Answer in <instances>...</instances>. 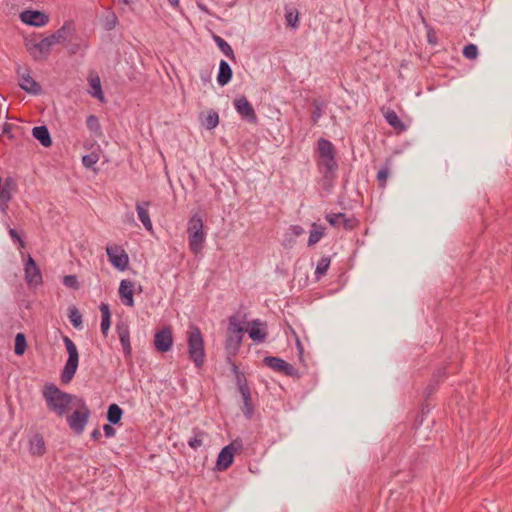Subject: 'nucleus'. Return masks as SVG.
<instances>
[{
	"label": "nucleus",
	"instance_id": "obj_1",
	"mask_svg": "<svg viewBox=\"0 0 512 512\" xmlns=\"http://www.w3.org/2000/svg\"><path fill=\"white\" fill-rule=\"evenodd\" d=\"M316 152L319 158L317 168L322 175L321 185L323 189L329 191L334 186L339 168L336 148L330 140L321 137L317 140Z\"/></svg>",
	"mask_w": 512,
	"mask_h": 512
},
{
	"label": "nucleus",
	"instance_id": "obj_2",
	"mask_svg": "<svg viewBox=\"0 0 512 512\" xmlns=\"http://www.w3.org/2000/svg\"><path fill=\"white\" fill-rule=\"evenodd\" d=\"M43 398L49 411L58 417H63L70 410L71 404L77 399L76 396L62 391L54 383H48L42 391Z\"/></svg>",
	"mask_w": 512,
	"mask_h": 512
},
{
	"label": "nucleus",
	"instance_id": "obj_3",
	"mask_svg": "<svg viewBox=\"0 0 512 512\" xmlns=\"http://www.w3.org/2000/svg\"><path fill=\"white\" fill-rule=\"evenodd\" d=\"M245 331L246 329L242 325V321L236 315H231L228 319L227 337L224 347L227 362H231V358L238 354Z\"/></svg>",
	"mask_w": 512,
	"mask_h": 512
},
{
	"label": "nucleus",
	"instance_id": "obj_4",
	"mask_svg": "<svg viewBox=\"0 0 512 512\" xmlns=\"http://www.w3.org/2000/svg\"><path fill=\"white\" fill-rule=\"evenodd\" d=\"M187 346L189 359L195 367L201 368L205 359L204 339L201 330L196 325H190L187 331Z\"/></svg>",
	"mask_w": 512,
	"mask_h": 512
},
{
	"label": "nucleus",
	"instance_id": "obj_5",
	"mask_svg": "<svg viewBox=\"0 0 512 512\" xmlns=\"http://www.w3.org/2000/svg\"><path fill=\"white\" fill-rule=\"evenodd\" d=\"M188 232V241L190 251L197 255L199 254L204 247L205 242V233L203 231V221L200 216L193 215L189 221L187 226Z\"/></svg>",
	"mask_w": 512,
	"mask_h": 512
},
{
	"label": "nucleus",
	"instance_id": "obj_6",
	"mask_svg": "<svg viewBox=\"0 0 512 512\" xmlns=\"http://www.w3.org/2000/svg\"><path fill=\"white\" fill-rule=\"evenodd\" d=\"M63 342L68 354V358L61 372L60 380L63 384H67L73 379L77 371L79 364V354L75 343L68 336L63 337Z\"/></svg>",
	"mask_w": 512,
	"mask_h": 512
},
{
	"label": "nucleus",
	"instance_id": "obj_7",
	"mask_svg": "<svg viewBox=\"0 0 512 512\" xmlns=\"http://www.w3.org/2000/svg\"><path fill=\"white\" fill-rule=\"evenodd\" d=\"M78 402L80 403L79 409L67 417V424L75 434L80 435L88 423L91 411L82 399H78Z\"/></svg>",
	"mask_w": 512,
	"mask_h": 512
},
{
	"label": "nucleus",
	"instance_id": "obj_8",
	"mask_svg": "<svg viewBox=\"0 0 512 512\" xmlns=\"http://www.w3.org/2000/svg\"><path fill=\"white\" fill-rule=\"evenodd\" d=\"M54 44L52 43L51 39L48 37H45L39 41H36L35 39H26L25 40V47L30 54V56L35 61H44L48 58V56L51 53L52 46Z\"/></svg>",
	"mask_w": 512,
	"mask_h": 512
},
{
	"label": "nucleus",
	"instance_id": "obj_9",
	"mask_svg": "<svg viewBox=\"0 0 512 512\" xmlns=\"http://www.w3.org/2000/svg\"><path fill=\"white\" fill-rule=\"evenodd\" d=\"M16 74L19 79V86L22 90L33 95H38L41 93L42 88L40 84L32 78L28 68L17 64Z\"/></svg>",
	"mask_w": 512,
	"mask_h": 512
},
{
	"label": "nucleus",
	"instance_id": "obj_10",
	"mask_svg": "<svg viewBox=\"0 0 512 512\" xmlns=\"http://www.w3.org/2000/svg\"><path fill=\"white\" fill-rule=\"evenodd\" d=\"M263 363L273 371L281 373L282 375L297 378L300 376L297 369H295L293 365L289 364L282 358L276 356H266L263 359Z\"/></svg>",
	"mask_w": 512,
	"mask_h": 512
},
{
	"label": "nucleus",
	"instance_id": "obj_11",
	"mask_svg": "<svg viewBox=\"0 0 512 512\" xmlns=\"http://www.w3.org/2000/svg\"><path fill=\"white\" fill-rule=\"evenodd\" d=\"M24 275L26 283L29 287H37L43 282L40 268L30 255L24 264Z\"/></svg>",
	"mask_w": 512,
	"mask_h": 512
},
{
	"label": "nucleus",
	"instance_id": "obj_12",
	"mask_svg": "<svg viewBox=\"0 0 512 512\" xmlns=\"http://www.w3.org/2000/svg\"><path fill=\"white\" fill-rule=\"evenodd\" d=\"M234 107L243 120L251 124H256L258 122L256 112L245 96L236 98L234 100Z\"/></svg>",
	"mask_w": 512,
	"mask_h": 512
},
{
	"label": "nucleus",
	"instance_id": "obj_13",
	"mask_svg": "<svg viewBox=\"0 0 512 512\" xmlns=\"http://www.w3.org/2000/svg\"><path fill=\"white\" fill-rule=\"evenodd\" d=\"M106 254L108 256V259L111 263V265L119 270L124 271L129 264V257L127 253L120 247L115 246H107L106 247Z\"/></svg>",
	"mask_w": 512,
	"mask_h": 512
},
{
	"label": "nucleus",
	"instance_id": "obj_14",
	"mask_svg": "<svg viewBox=\"0 0 512 512\" xmlns=\"http://www.w3.org/2000/svg\"><path fill=\"white\" fill-rule=\"evenodd\" d=\"M19 17L22 23L33 27H43L49 22V16L39 10H24Z\"/></svg>",
	"mask_w": 512,
	"mask_h": 512
},
{
	"label": "nucleus",
	"instance_id": "obj_15",
	"mask_svg": "<svg viewBox=\"0 0 512 512\" xmlns=\"http://www.w3.org/2000/svg\"><path fill=\"white\" fill-rule=\"evenodd\" d=\"M173 345V335L170 327H163L155 333L154 346L160 353L168 352Z\"/></svg>",
	"mask_w": 512,
	"mask_h": 512
},
{
	"label": "nucleus",
	"instance_id": "obj_16",
	"mask_svg": "<svg viewBox=\"0 0 512 512\" xmlns=\"http://www.w3.org/2000/svg\"><path fill=\"white\" fill-rule=\"evenodd\" d=\"M17 188L16 180L13 177L5 178L4 182H1L0 191V211L3 214L7 213L9 202L12 199V192Z\"/></svg>",
	"mask_w": 512,
	"mask_h": 512
},
{
	"label": "nucleus",
	"instance_id": "obj_17",
	"mask_svg": "<svg viewBox=\"0 0 512 512\" xmlns=\"http://www.w3.org/2000/svg\"><path fill=\"white\" fill-rule=\"evenodd\" d=\"M248 335L255 343H263L267 338L266 323L261 322L259 319L252 320Z\"/></svg>",
	"mask_w": 512,
	"mask_h": 512
},
{
	"label": "nucleus",
	"instance_id": "obj_18",
	"mask_svg": "<svg viewBox=\"0 0 512 512\" xmlns=\"http://www.w3.org/2000/svg\"><path fill=\"white\" fill-rule=\"evenodd\" d=\"M119 297L125 306H134V283L130 280H122L118 289Z\"/></svg>",
	"mask_w": 512,
	"mask_h": 512
},
{
	"label": "nucleus",
	"instance_id": "obj_19",
	"mask_svg": "<svg viewBox=\"0 0 512 512\" xmlns=\"http://www.w3.org/2000/svg\"><path fill=\"white\" fill-rule=\"evenodd\" d=\"M151 206L150 201H138L136 202L135 209L139 220L143 224L147 231L153 230V224L149 215V207Z\"/></svg>",
	"mask_w": 512,
	"mask_h": 512
},
{
	"label": "nucleus",
	"instance_id": "obj_20",
	"mask_svg": "<svg viewBox=\"0 0 512 512\" xmlns=\"http://www.w3.org/2000/svg\"><path fill=\"white\" fill-rule=\"evenodd\" d=\"M117 334L122 346L123 353L126 358H130L132 354V348L130 344V331L127 324H118L116 327Z\"/></svg>",
	"mask_w": 512,
	"mask_h": 512
},
{
	"label": "nucleus",
	"instance_id": "obj_21",
	"mask_svg": "<svg viewBox=\"0 0 512 512\" xmlns=\"http://www.w3.org/2000/svg\"><path fill=\"white\" fill-rule=\"evenodd\" d=\"M75 32V25L73 21H65L64 24L57 29L53 34L49 35L53 44L60 43L72 36Z\"/></svg>",
	"mask_w": 512,
	"mask_h": 512
},
{
	"label": "nucleus",
	"instance_id": "obj_22",
	"mask_svg": "<svg viewBox=\"0 0 512 512\" xmlns=\"http://www.w3.org/2000/svg\"><path fill=\"white\" fill-rule=\"evenodd\" d=\"M238 390L243 400V406L241 410L247 419H251L254 414V407L251 401L250 388L247 383H243L240 385V387H238Z\"/></svg>",
	"mask_w": 512,
	"mask_h": 512
},
{
	"label": "nucleus",
	"instance_id": "obj_23",
	"mask_svg": "<svg viewBox=\"0 0 512 512\" xmlns=\"http://www.w3.org/2000/svg\"><path fill=\"white\" fill-rule=\"evenodd\" d=\"M233 76V71L229 63L225 60H220L218 74H217V82L220 86L227 85Z\"/></svg>",
	"mask_w": 512,
	"mask_h": 512
},
{
	"label": "nucleus",
	"instance_id": "obj_24",
	"mask_svg": "<svg viewBox=\"0 0 512 512\" xmlns=\"http://www.w3.org/2000/svg\"><path fill=\"white\" fill-rule=\"evenodd\" d=\"M32 135L43 147L48 148L52 145L50 132L45 125L34 127L32 129Z\"/></svg>",
	"mask_w": 512,
	"mask_h": 512
},
{
	"label": "nucleus",
	"instance_id": "obj_25",
	"mask_svg": "<svg viewBox=\"0 0 512 512\" xmlns=\"http://www.w3.org/2000/svg\"><path fill=\"white\" fill-rule=\"evenodd\" d=\"M234 459V454L227 448V446L223 447L218 454L216 466L219 471H224L229 468Z\"/></svg>",
	"mask_w": 512,
	"mask_h": 512
},
{
	"label": "nucleus",
	"instance_id": "obj_26",
	"mask_svg": "<svg viewBox=\"0 0 512 512\" xmlns=\"http://www.w3.org/2000/svg\"><path fill=\"white\" fill-rule=\"evenodd\" d=\"M29 452L34 456H42L45 454L46 446L42 435L35 434L29 440Z\"/></svg>",
	"mask_w": 512,
	"mask_h": 512
},
{
	"label": "nucleus",
	"instance_id": "obj_27",
	"mask_svg": "<svg viewBox=\"0 0 512 512\" xmlns=\"http://www.w3.org/2000/svg\"><path fill=\"white\" fill-rule=\"evenodd\" d=\"M99 309L101 312V324H100L101 332H102L103 336H107L108 330L111 325L110 307L107 303H101Z\"/></svg>",
	"mask_w": 512,
	"mask_h": 512
},
{
	"label": "nucleus",
	"instance_id": "obj_28",
	"mask_svg": "<svg viewBox=\"0 0 512 512\" xmlns=\"http://www.w3.org/2000/svg\"><path fill=\"white\" fill-rule=\"evenodd\" d=\"M385 120L388 122L390 126H392L398 132H404L406 130V125L400 120L397 113L394 110H388L385 115Z\"/></svg>",
	"mask_w": 512,
	"mask_h": 512
},
{
	"label": "nucleus",
	"instance_id": "obj_29",
	"mask_svg": "<svg viewBox=\"0 0 512 512\" xmlns=\"http://www.w3.org/2000/svg\"><path fill=\"white\" fill-rule=\"evenodd\" d=\"M123 416V410L122 408L113 403L110 404L107 410V420L112 425H117L120 423Z\"/></svg>",
	"mask_w": 512,
	"mask_h": 512
},
{
	"label": "nucleus",
	"instance_id": "obj_30",
	"mask_svg": "<svg viewBox=\"0 0 512 512\" xmlns=\"http://www.w3.org/2000/svg\"><path fill=\"white\" fill-rule=\"evenodd\" d=\"M213 40L220 51L230 60L235 61V54L230 44L218 35H213Z\"/></svg>",
	"mask_w": 512,
	"mask_h": 512
},
{
	"label": "nucleus",
	"instance_id": "obj_31",
	"mask_svg": "<svg viewBox=\"0 0 512 512\" xmlns=\"http://www.w3.org/2000/svg\"><path fill=\"white\" fill-rule=\"evenodd\" d=\"M285 21L286 26L291 27L293 29L298 28L299 12L297 8L285 6Z\"/></svg>",
	"mask_w": 512,
	"mask_h": 512
},
{
	"label": "nucleus",
	"instance_id": "obj_32",
	"mask_svg": "<svg viewBox=\"0 0 512 512\" xmlns=\"http://www.w3.org/2000/svg\"><path fill=\"white\" fill-rule=\"evenodd\" d=\"M324 234H325V227L320 224L313 223L312 229L310 231V235L308 238L307 245L308 246L315 245L316 243H318L321 240V238L324 236Z\"/></svg>",
	"mask_w": 512,
	"mask_h": 512
},
{
	"label": "nucleus",
	"instance_id": "obj_33",
	"mask_svg": "<svg viewBox=\"0 0 512 512\" xmlns=\"http://www.w3.org/2000/svg\"><path fill=\"white\" fill-rule=\"evenodd\" d=\"M206 433L198 427L193 428V437L188 440V446L194 450L198 449L203 444V438Z\"/></svg>",
	"mask_w": 512,
	"mask_h": 512
},
{
	"label": "nucleus",
	"instance_id": "obj_34",
	"mask_svg": "<svg viewBox=\"0 0 512 512\" xmlns=\"http://www.w3.org/2000/svg\"><path fill=\"white\" fill-rule=\"evenodd\" d=\"M331 259L329 256H323L319 259L315 269V277L317 280L321 279L329 269Z\"/></svg>",
	"mask_w": 512,
	"mask_h": 512
},
{
	"label": "nucleus",
	"instance_id": "obj_35",
	"mask_svg": "<svg viewBox=\"0 0 512 512\" xmlns=\"http://www.w3.org/2000/svg\"><path fill=\"white\" fill-rule=\"evenodd\" d=\"M390 166H391V159H387L385 164L379 169L377 173V181L379 183V186L381 188H384L386 186L387 178L390 173Z\"/></svg>",
	"mask_w": 512,
	"mask_h": 512
},
{
	"label": "nucleus",
	"instance_id": "obj_36",
	"mask_svg": "<svg viewBox=\"0 0 512 512\" xmlns=\"http://www.w3.org/2000/svg\"><path fill=\"white\" fill-rule=\"evenodd\" d=\"M26 348L27 341L25 335L23 333L16 334L14 341V353L17 356H21L25 353Z\"/></svg>",
	"mask_w": 512,
	"mask_h": 512
},
{
	"label": "nucleus",
	"instance_id": "obj_37",
	"mask_svg": "<svg viewBox=\"0 0 512 512\" xmlns=\"http://www.w3.org/2000/svg\"><path fill=\"white\" fill-rule=\"evenodd\" d=\"M89 82H90V86L92 88V91L90 92L91 95L93 97L97 98L98 100L103 101L104 96H103L101 82H100L99 77L96 76L95 78H91Z\"/></svg>",
	"mask_w": 512,
	"mask_h": 512
},
{
	"label": "nucleus",
	"instance_id": "obj_38",
	"mask_svg": "<svg viewBox=\"0 0 512 512\" xmlns=\"http://www.w3.org/2000/svg\"><path fill=\"white\" fill-rule=\"evenodd\" d=\"M219 123V115L216 111L211 110L208 112L205 120L203 122L206 129L211 130L214 129Z\"/></svg>",
	"mask_w": 512,
	"mask_h": 512
},
{
	"label": "nucleus",
	"instance_id": "obj_39",
	"mask_svg": "<svg viewBox=\"0 0 512 512\" xmlns=\"http://www.w3.org/2000/svg\"><path fill=\"white\" fill-rule=\"evenodd\" d=\"M68 318L75 328H80L82 326V315L75 306H72L69 309Z\"/></svg>",
	"mask_w": 512,
	"mask_h": 512
},
{
	"label": "nucleus",
	"instance_id": "obj_40",
	"mask_svg": "<svg viewBox=\"0 0 512 512\" xmlns=\"http://www.w3.org/2000/svg\"><path fill=\"white\" fill-rule=\"evenodd\" d=\"M312 106H313V111H312V115H311V121L314 125H316L318 122H319V119L322 117L323 115V102H320L318 100H314L312 102Z\"/></svg>",
	"mask_w": 512,
	"mask_h": 512
},
{
	"label": "nucleus",
	"instance_id": "obj_41",
	"mask_svg": "<svg viewBox=\"0 0 512 512\" xmlns=\"http://www.w3.org/2000/svg\"><path fill=\"white\" fill-rule=\"evenodd\" d=\"M231 366V371L235 375L237 386L240 387L243 383H247L246 378L242 372H240L238 366L233 361V358H231V362H227Z\"/></svg>",
	"mask_w": 512,
	"mask_h": 512
},
{
	"label": "nucleus",
	"instance_id": "obj_42",
	"mask_svg": "<svg viewBox=\"0 0 512 512\" xmlns=\"http://www.w3.org/2000/svg\"><path fill=\"white\" fill-rule=\"evenodd\" d=\"M478 55V48L475 44L469 43L463 48V56L467 59H475Z\"/></svg>",
	"mask_w": 512,
	"mask_h": 512
},
{
	"label": "nucleus",
	"instance_id": "obj_43",
	"mask_svg": "<svg viewBox=\"0 0 512 512\" xmlns=\"http://www.w3.org/2000/svg\"><path fill=\"white\" fill-rule=\"evenodd\" d=\"M98 159V155H96L95 153H90L82 157V164L86 168H93V166L97 163Z\"/></svg>",
	"mask_w": 512,
	"mask_h": 512
},
{
	"label": "nucleus",
	"instance_id": "obj_44",
	"mask_svg": "<svg viewBox=\"0 0 512 512\" xmlns=\"http://www.w3.org/2000/svg\"><path fill=\"white\" fill-rule=\"evenodd\" d=\"M63 284L66 287L72 288V289H79V282L76 275H66L63 277Z\"/></svg>",
	"mask_w": 512,
	"mask_h": 512
},
{
	"label": "nucleus",
	"instance_id": "obj_45",
	"mask_svg": "<svg viewBox=\"0 0 512 512\" xmlns=\"http://www.w3.org/2000/svg\"><path fill=\"white\" fill-rule=\"evenodd\" d=\"M87 128L91 131H98L100 129V124L98 117L95 115H89L86 119Z\"/></svg>",
	"mask_w": 512,
	"mask_h": 512
},
{
	"label": "nucleus",
	"instance_id": "obj_46",
	"mask_svg": "<svg viewBox=\"0 0 512 512\" xmlns=\"http://www.w3.org/2000/svg\"><path fill=\"white\" fill-rule=\"evenodd\" d=\"M341 218H344V213H329V214H326L325 216V219L328 221V223L335 227L339 224V221L341 220Z\"/></svg>",
	"mask_w": 512,
	"mask_h": 512
},
{
	"label": "nucleus",
	"instance_id": "obj_47",
	"mask_svg": "<svg viewBox=\"0 0 512 512\" xmlns=\"http://www.w3.org/2000/svg\"><path fill=\"white\" fill-rule=\"evenodd\" d=\"M446 366L437 369L432 375V381L440 384L446 378Z\"/></svg>",
	"mask_w": 512,
	"mask_h": 512
},
{
	"label": "nucleus",
	"instance_id": "obj_48",
	"mask_svg": "<svg viewBox=\"0 0 512 512\" xmlns=\"http://www.w3.org/2000/svg\"><path fill=\"white\" fill-rule=\"evenodd\" d=\"M227 448L235 455L243 450V442L241 439H235L227 445Z\"/></svg>",
	"mask_w": 512,
	"mask_h": 512
},
{
	"label": "nucleus",
	"instance_id": "obj_49",
	"mask_svg": "<svg viewBox=\"0 0 512 512\" xmlns=\"http://www.w3.org/2000/svg\"><path fill=\"white\" fill-rule=\"evenodd\" d=\"M341 220H342L344 228L347 229V230L354 229L357 226V223H358L356 218H354V217L347 218L346 214H344V218H341Z\"/></svg>",
	"mask_w": 512,
	"mask_h": 512
},
{
	"label": "nucleus",
	"instance_id": "obj_50",
	"mask_svg": "<svg viewBox=\"0 0 512 512\" xmlns=\"http://www.w3.org/2000/svg\"><path fill=\"white\" fill-rule=\"evenodd\" d=\"M9 235L12 238L13 241L19 243V245L21 247H24L25 243H24L23 239L21 238V236L18 234V232L15 229L11 228L9 230Z\"/></svg>",
	"mask_w": 512,
	"mask_h": 512
},
{
	"label": "nucleus",
	"instance_id": "obj_51",
	"mask_svg": "<svg viewBox=\"0 0 512 512\" xmlns=\"http://www.w3.org/2000/svg\"><path fill=\"white\" fill-rule=\"evenodd\" d=\"M438 385L439 384H436L435 382H433L432 379L430 380L429 384L427 385V387L424 390V394H425L426 398L430 397L436 391Z\"/></svg>",
	"mask_w": 512,
	"mask_h": 512
},
{
	"label": "nucleus",
	"instance_id": "obj_52",
	"mask_svg": "<svg viewBox=\"0 0 512 512\" xmlns=\"http://www.w3.org/2000/svg\"><path fill=\"white\" fill-rule=\"evenodd\" d=\"M103 431L106 438H112L116 434L115 428L110 423L103 425Z\"/></svg>",
	"mask_w": 512,
	"mask_h": 512
},
{
	"label": "nucleus",
	"instance_id": "obj_53",
	"mask_svg": "<svg viewBox=\"0 0 512 512\" xmlns=\"http://www.w3.org/2000/svg\"><path fill=\"white\" fill-rule=\"evenodd\" d=\"M292 234L296 237L302 235L304 233V229L300 225H292L290 227Z\"/></svg>",
	"mask_w": 512,
	"mask_h": 512
},
{
	"label": "nucleus",
	"instance_id": "obj_54",
	"mask_svg": "<svg viewBox=\"0 0 512 512\" xmlns=\"http://www.w3.org/2000/svg\"><path fill=\"white\" fill-rule=\"evenodd\" d=\"M90 436L94 441H98L101 438V432L98 428H96L91 432Z\"/></svg>",
	"mask_w": 512,
	"mask_h": 512
},
{
	"label": "nucleus",
	"instance_id": "obj_55",
	"mask_svg": "<svg viewBox=\"0 0 512 512\" xmlns=\"http://www.w3.org/2000/svg\"><path fill=\"white\" fill-rule=\"evenodd\" d=\"M80 49V45L79 44H71L70 47H69V53L71 55L73 54H76Z\"/></svg>",
	"mask_w": 512,
	"mask_h": 512
},
{
	"label": "nucleus",
	"instance_id": "obj_56",
	"mask_svg": "<svg viewBox=\"0 0 512 512\" xmlns=\"http://www.w3.org/2000/svg\"><path fill=\"white\" fill-rule=\"evenodd\" d=\"M197 7L202 11L204 12L205 14H210V11L208 9V7L202 3V2H197Z\"/></svg>",
	"mask_w": 512,
	"mask_h": 512
},
{
	"label": "nucleus",
	"instance_id": "obj_57",
	"mask_svg": "<svg viewBox=\"0 0 512 512\" xmlns=\"http://www.w3.org/2000/svg\"><path fill=\"white\" fill-rule=\"evenodd\" d=\"M296 345H297V349L299 352V359H300V361H303V346L299 340H297Z\"/></svg>",
	"mask_w": 512,
	"mask_h": 512
},
{
	"label": "nucleus",
	"instance_id": "obj_58",
	"mask_svg": "<svg viewBox=\"0 0 512 512\" xmlns=\"http://www.w3.org/2000/svg\"><path fill=\"white\" fill-rule=\"evenodd\" d=\"M11 131V125L9 123H4L1 129V134H8Z\"/></svg>",
	"mask_w": 512,
	"mask_h": 512
},
{
	"label": "nucleus",
	"instance_id": "obj_59",
	"mask_svg": "<svg viewBox=\"0 0 512 512\" xmlns=\"http://www.w3.org/2000/svg\"><path fill=\"white\" fill-rule=\"evenodd\" d=\"M171 7L178 9L180 7L179 0H167Z\"/></svg>",
	"mask_w": 512,
	"mask_h": 512
},
{
	"label": "nucleus",
	"instance_id": "obj_60",
	"mask_svg": "<svg viewBox=\"0 0 512 512\" xmlns=\"http://www.w3.org/2000/svg\"><path fill=\"white\" fill-rule=\"evenodd\" d=\"M113 27H114V25H109V26L107 27V29H109V30H110V29H112Z\"/></svg>",
	"mask_w": 512,
	"mask_h": 512
}]
</instances>
